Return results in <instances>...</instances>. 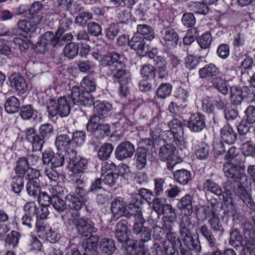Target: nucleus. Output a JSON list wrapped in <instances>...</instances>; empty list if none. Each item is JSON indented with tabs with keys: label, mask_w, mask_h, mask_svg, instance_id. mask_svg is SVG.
<instances>
[{
	"label": "nucleus",
	"mask_w": 255,
	"mask_h": 255,
	"mask_svg": "<svg viewBox=\"0 0 255 255\" xmlns=\"http://www.w3.org/2000/svg\"><path fill=\"white\" fill-rule=\"evenodd\" d=\"M244 120L248 124L255 123V106H249L244 112Z\"/></svg>",
	"instance_id": "58"
},
{
	"label": "nucleus",
	"mask_w": 255,
	"mask_h": 255,
	"mask_svg": "<svg viewBox=\"0 0 255 255\" xmlns=\"http://www.w3.org/2000/svg\"><path fill=\"white\" fill-rule=\"evenodd\" d=\"M99 246L101 252L107 255H112L116 249L114 241L109 238L102 239Z\"/></svg>",
	"instance_id": "31"
},
{
	"label": "nucleus",
	"mask_w": 255,
	"mask_h": 255,
	"mask_svg": "<svg viewBox=\"0 0 255 255\" xmlns=\"http://www.w3.org/2000/svg\"><path fill=\"white\" fill-rule=\"evenodd\" d=\"M55 145L58 150H64L66 152L67 158H73L76 154L77 151L72 147L71 139L65 134H61L56 137Z\"/></svg>",
	"instance_id": "9"
},
{
	"label": "nucleus",
	"mask_w": 255,
	"mask_h": 255,
	"mask_svg": "<svg viewBox=\"0 0 255 255\" xmlns=\"http://www.w3.org/2000/svg\"><path fill=\"white\" fill-rule=\"evenodd\" d=\"M64 155L62 153H54L50 149L45 150L42 154V161L44 164H51V167L56 168L62 166Z\"/></svg>",
	"instance_id": "11"
},
{
	"label": "nucleus",
	"mask_w": 255,
	"mask_h": 255,
	"mask_svg": "<svg viewBox=\"0 0 255 255\" xmlns=\"http://www.w3.org/2000/svg\"><path fill=\"white\" fill-rule=\"evenodd\" d=\"M115 237L121 243L127 242V222L126 221H121L117 223L115 230Z\"/></svg>",
	"instance_id": "26"
},
{
	"label": "nucleus",
	"mask_w": 255,
	"mask_h": 255,
	"mask_svg": "<svg viewBox=\"0 0 255 255\" xmlns=\"http://www.w3.org/2000/svg\"><path fill=\"white\" fill-rule=\"evenodd\" d=\"M212 39L211 33L207 32L198 39L197 42L201 48L207 49L210 47Z\"/></svg>",
	"instance_id": "53"
},
{
	"label": "nucleus",
	"mask_w": 255,
	"mask_h": 255,
	"mask_svg": "<svg viewBox=\"0 0 255 255\" xmlns=\"http://www.w3.org/2000/svg\"><path fill=\"white\" fill-rule=\"evenodd\" d=\"M174 179L181 185H186L192 179L190 172L186 169L177 170L174 172Z\"/></svg>",
	"instance_id": "28"
},
{
	"label": "nucleus",
	"mask_w": 255,
	"mask_h": 255,
	"mask_svg": "<svg viewBox=\"0 0 255 255\" xmlns=\"http://www.w3.org/2000/svg\"><path fill=\"white\" fill-rule=\"evenodd\" d=\"M112 109V105L108 102L103 101L95 106V115L104 117V121L107 113Z\"/></svg>",
	"instance_id": "37"
},
{
	"label": "nucleus",
	"mask_w": 255,
	"mask_h": 255,
	"mask_svg": "<svg viewBox=\"0 0 255 255\" xmlns=\"http://www.w3.org/2000/svg\"><path fill=\"white\" fill-rule=\"evenodd\" d=\"M104 117L97 115H93L90 118L87 124V129L89 132H97L99 125L101 122H104Z\"/></svg>",
	"instance_id": "39"
},
{
	"label": "nucleus",
	"mask_w": 255,
	"mask_h": 255,
	"mask_svg": "<svg viewBox=\"0 0 255 255\" xmlns=\"http://www.w3.org/2000/svg\"><path fill=\"white\" fill-rule=\"evenodd\" d=\"M135 164L139 169L143 168L147 163V153L145 148H139L136 152L135 157Z\"/></svg>",
	"instance_id": "38"
},
{
	"label": "nucleus",
	"mask_w": 255,
	"mask_h": 255,
	"mask_svg": "<svg viewBox=\"0 0 255 255\" xmlns=\"http://www.w3.org/2000/svg\"><path fill=\"white\" fill-rule=\"evenodd\" d=\"M68 97L70 98V101L73 106L75 105H79L85 107H91L95 105L93 96L87 94L86 95L83 89L81 90L78 86L72 87L71 95Z\"/></svg>",
	"instance_id": "6"
},
{
	"label": "nucleus",
	"mask_w": 255,
	"mask_h": 255,
	"mask_svg": "<svg viewBox=\"0 0 255 255\" xmlns=\"http://www.w3.org/2000/svg\"><path fill=\"white\" fill-rule=\"evenodd\" d=\"M145 220L142 216L138 214L136 219H134V223L133 226L132 231L137 237L141 241L145 242L150 240L151 234L147 227H144L143 224Z\"/></svg>",
	"instance_id": "10"
},
{
	"label": "nucleus",
	"mask_w": 255,
	"mask_h": 255,
	"mask_svg": "<svg viewBox=\"0 0 255 255\" xmlns=\"http://www.w3.org/2000/svg\"><path fill=\"white\" fill-rule=\"evenodd\" d=\"M123 56L117 52H112L107 55H104L101 58L100 63L103 66H109L111 71V67L115 66L116 63H122Z\"/></svg>",
	"instance_id": "18"
},
{
	"label": "nucleus",
	"mask_w": 255,
	"mask_h": 255,
	"mask_svg": "<svg viewBox=\"0 0 255 255\" xmlns=\"http://www.w3.org/2000/svg\"><path fill=\"white\" fill-rule=\"evenodd\" d=\"M240 184L236 191V195L245 203L250 209L255 211V203L253 200L251 193L248 191L247 187L251 184L250 180L248 178L245 172L239 178Z\"/></svg>",
	"instance_id": "3"
},
{
	"label": "nucleus",
	"mask_w": 255,
	"mask_h": 255,
	"mask_svg": "<svg viewBox=\"0 0 255 255\" xmlns=\"http://www.w3.org/2000/svg\"><path fill=\"white\" fill-rule=\"evenodd\" d=\"M39 133L44 139H48L53 133V127L50 124H43L39 127Z\"/></svg>",
	"instance_id": "59"
},
{
	"label": "nucleus",
	"mask_w": 255,
	"mask_h": 255,
	"mask_svg": "<svg viewBox=\"0 0 255 255\" xmlns=\"http://www.w3.org/2000/svg\"><path fill=\"white\" fill-rule=\"evenodd\" d=\"M92 18V14L88 11H83L79 13L75 19V23L77 25L84 27L87 21Z\"/></svg>",
	"instance_id": "50"
},
{
	"label": "nucleus",
	"mask_w": 255,
	"mask_h": 255,
	"mask_svg": "<svg viewBox=\"0 0 255 255\" xmlns=\"http://www.w3.org/2000/svg\"><path fill=\"white\" fill-rule=\"evenodd\" d=\"M203 187L204 189L207 190L217 196H220L223 193L222 190L219 185L209 179L206 180L204 182Z\"/></svg>",
	"instance_id": "44"
},
{
	"label": "nucleus",
	"mask_w": 255,
	"mask_h": 255,
	"mask_svg": "<svg viewBox=\"0 0 255 255\" xmlns=\"http://www.w3.org/2000/svg\"><path fill=\"white\" fill-rule=\"evenodd\" d=\"M46 104L47 111L51 117H55L58 114L61 117H67L73 106L68 96L61 97L57 100L49 99Z\"/></svg>",
	"instance_id": "2"
},
{
	"label": "nucleus",
	"mask_w": 255,
	"mask_h": 255,
	"mask_svg": "<svg viewBox=\"0 0 255 255\" xmlns=\"http://www.w3.org/2000/svg\"><path fill=\"white\" fill-rule=\"evenodd\" d=\"M140 73L143 78L152 79L155 76V69L150 64H145L141 67Z\"/></svg>",
	"instance_id": "49"
},
{
	"label": "nucleus",
	"mask_w": 255,
	"mask_h": 255,
	"mask_svg": "<svg viewBox=\"0 0 255 255\" xmlns=\"http://www.w3.org/2000/svg\"><path fill=\"white\" fill-rule=\"evenodd\" d=\"M20 235L19 233L12 231L6 238V245L9 249L15 248L18 244Z\"/></svg>",
	"instance_id": "56"
},
{
	"label": "nucleus",
	"mask_w": 255,
	"mask_h": 255,
	"mask_svg": "<svg viewBox=\"0 0 255 255\" xmlns=\"http://www.w3.org/2000/svg\"><path fill=\"white\" fill-rule=\"evenodd\" d=\"M128 46L134 50L140 56H146L148 51V45H145L144 38L138 35H133L130 39L128 40Z\"/></svg>",
	"instance_id": "13"
},
{
	"label": "nucleus",
	"mask_w": 255,
	"mask_h": 255,
	"mask_svg": "<svg viewBox=\"0 0 255 255\" xmlns=\"http://www.w3.org/2000/svg\"><path fill=\"white\" fill-rule=\"evenodd\" d=\"M163 38L169 48H172L176 46L179 37L177 33L171 28H167L162 30Z\"/></svg>",
	"instance_id": "20"
},
{
	"label": "nucleus",
	"mask_w": 255,
	"mask_h": 255,
	"mask_svg": "<svg viewBox=\"0 0 255 255\" xmlns=\"http://www.w3.org/2000/svg\"><path fill=\"white\" fill-rule=\"evenodd\" d=\"M213 87L224 96L229 93L227 81L220 77H217L212 81Z\"/></svg>",
	"instance_id": "36"
},
{
	"label": "nucleus",
	"mask_w": 255,
	"mask_h": 255,
	"mask_svg": "<svg viewBox=\"0 0 255 255\" xmlns=\"http://www.w3.org/2000/svg\"><path fill=\"white\" fill-rule=\"evenodd\" d=\"M79 49V46L78 43L70 42L64 46L63 53L65 57L72 59L78 55Z\"/></svg>",
	"instance_id": "34"
},
{
	"label": "nucleus",
	"mask_w": 255,
	"mask_h": 255,
	"mask_svg": "<svg viewBox=\"0 0 255 255\" xmlns=\"http://www.w3.org/2000/svg\"><path fill=\"white\" fill-rule=\"evenodd\" d=\"M221 137L228 144H231L236 140L237 134L230 126L226 125L221 129Z\"/></svg>",
	"instance_id": "29"
},
{
	"label": "nucleus",
	"mask_w": 255,
	"mask_h": 255,
	"mask_svg": "<svg viewBox=\"0 0 255 255\" xmlns=\"http://www.w3.org/2000/svg\"><path fill=\"white\" fill-rule=\"evenodd\" d=\"M209 224L214 232H223L224 230L223 222L214 213L212 218L209 220Z\"/></svg>",
	"instance_id": "52"
},
{
	"label": "nucleus",
	"mask_w": 255,
	"mask_h": 255,
	"mask_svg": "<svg viewBox=\"0 0 255 255\" xmlns=\"http://www.w3.org/2000/svg\"><path fill=\"white\" fill-rule=\"evenodd\" d=\"M190 7L191 10L199 14H206L209 11L208 6L204 1L193 2L191 4Z\"/></svg>",
	"instance_id": "57"
},
{
	"label": "nucleus",
	"mask_w": 255,
	"mask_h": 255,
	"mask_svg": "<svg viewBox=\"0 0 255 255\" xmlns=\"http://www.w3.org/2000/svg\"><path fill=\"white\" fill-rule=\"evenodd\" d=\"M195 154L200 159L207 158L209 154V146L205 142H201L195 147Z\"/></svg>",
	"instance_id": "42"
},
{
	"label": "nucleus",
	"mask_w": 255,
	"mask_h": 255,
	"mask_svg": "<svg viewBox=\"0 0 255 255\" xmlns=\"http://www.w3.org/2000/svg\"><path fill=\"white\" fill-rule=\"evenodd\" d=\"M169 130L164 131L162 134H167V136L172 138V136H176V135L181 133L183 134V128L181 122L177 119H174L168 123ZM164 135L162 134V136Z\"/></svg>",
	"instance_id": "21"
},
{
	"label": "nucleus",
	"mask_w": 255,
	"mask_h": 255,
	"mask_svg": "<svg viewBox=\"0 0 255 255\" xmlns=\"http://www.w3.org/2000/svg\"><path fill=\"white\" fill-rule=\"evenodd\" d=\"M161 126L158 119L155 118L149 123L150 136L153 139H156L160 136L162 132Z\"/></svg>",
	"instance_id": "41"
},
{
	"label": "nucleus",
	"mask_w": 255,
	"mask_h": 255,
	"mask_svg": "<svg viewBox=\"0 0 255 255\" xmlns=\"http://www.w3.org/2000/svg\"><path fill=\"white\" fill-rule=\"evenodd\" d=\"M206 127L205 117L198 113L192 114L188 121V127L192 132H199Z\"/></svg>",
	"instance_id": "15"
},
{
	"label": "nucleus",
	"mask_w": 255,
	"mask_h": 255,
	"mask_svg": "<svg viewBox=\"0 0 255 255\" xmlns=\"http://www.w3.org/2000/svg\"><path fill=\"white\" fill-rule=\"evenodd\" d=\"M172 91V86L169 83H162L157 90V96L161 99H165L169 96Z\"/></svg>",
	"instance_id": "54"
},
{
	"label": "nucleus",
	"mask_w": 255,
	"mask_h": 255,
	"mask_svg": "<svg viewBox=\"0 0 255 255\" xmlns=\"http://www.w3.org/2000/svg\"><path fill=\"white\" fill-rule=\"evenodd\" d=\"M223 170L225 176L235 181L239 180V177L245 171V168L243 166L226 163L224 164Z\"/></svg>",
	"instance_id": "17"
},
{
	"label": "nucleus",
	"mask_w": 255,
	"mask_h": 255,
	"mask_svg": "<svg viewBox=\"0 0 255 255\" xmlns=\"http://www.w3.org/2000/svg\"><path fill=\"white\" fill-rule=\"evenodd\" d=\"M51 203L53 208L59 212L64 211L67 207V201L66 202L59 197L54 196L51 198Z\"/></svg>",
	"instance_id": "60"
},
{
	"label": "nucleus",
	"mask_w": 255,
	"mask_h": 255,
	"mask_svg": "<svg viewBox=\"0 0 255 255\" xmlns=\"http://www.w3.org/2000/svg\"><path fill=\"white\" fill-rule=\"evenodd\" d=\"M97 239L95 236L88 238L83 243V247L85 253L84 255H95L97 249Z\"/></svg>",
	"instance_id": "32"
},
{
	"label": "nucleus",
	"mask_w": 255,
	"mask_h": 255,
	"mask_svg": "<svg viewBox=\"0 0 255 255\" xmlns=\"http://www.w3.org/2000/svg\"><path fill=\"white\" fill-rule=\"evenodd\" d=\"M67 206L69 207V210L66 211V214L62 217L63 220L68 219L70 223L73 222V217H80L79 210L81 209L83 202L80 198L75 196L74 194H69L66 197Z\"/></svg>",
	"instance_id": "5"
},
{
	"label": "nucleus",
	"mask_w": 255,
	"mask_h": 255,
	"mask_svg": "<svg viewBox=\"0 0 255 255\" xmlns=\"http://www.w3.org/2000/svg\"><path fill=\"white\" fill-rule=\"evenodd\" d=\"M10 83L17 91L22 93L26 90L27 85L24 78L22 76H15L12 77L10 79Z\"/></svg>",
	"instance_id": "40"
},
{
	"label": "nucleus",
	"mask_w": 255,
	"mask_h": 255,
	"mask_svg": "<svg viewBox=\"0 0 255 255\" xmlns=\"http://www.w3.org/2000/svg\"><path fill=\"white\" fill-rule=\"evenodd\" d=\"M23 178L20 176H15L13 177L11 183L12 190L16 194H19L23 189Z\"/></svg>",
	"instance_id": "51"
},
{
	"label": "nucleus",
	"mask_w": 255,
	"mask_h": 255,
	"mask_svg": "<svg viewBox=\"0 0 255 255\" xmlns=\"http://www.w3.org/2000/svg\"><path fill=\"white\" fill-rule=\"evenodd\" d=\"M113 150V147L110 143H105L101 146L98 152V157L102 160L107 159Z\"/></svg>",
	"instance_id": "48"
},
{
	"label": "nucleus",
	"mask_w": 255,
	"mask_h": 255,
	"mask_svg": "<svg viewBox=\"0 0 255 255\" xmlns=\"http://www.w3.org/2000/svg\"><path fill=\"white\" fill-rule=\"evenodd\" d=\"M30 167L23 157L19 158L16 162L14 171L16 174L22 176Z\"/></svg>",
	"instance_id": "47"
},
{
	"label": "nucleus",
	"mask_w": 255,
	"mask_h": 255,
	"mask_svg": "<svg viewBox=\"0 0 255 255\" xmlns=\"http://www.w3.org/2000/svg\"><path fill=\"white\" fill-rule=\"evenodd\" d=\"M73 222L72 223L68 219H65L63 221L69 225L74 226L80 235L84 237H88L92 232H95L94 224L91 221L80 217H73Z\"/></svg>",
	"instance_id": "7"
},
{
	"label": "nucleus",
	"mask_w": 255,
	"mask_h": 255,
	"mask_svg": "<svg viewBox=\"0 0 255 255\" xmlns=\"http://www.w3.org/2000/svg\"><path fill=\"white\" fill-rule=\"evenodd\" d=\"M35 112L36 111L31 105H27L22 107L20 111V115L23 119L29 120L34 116Z\"/></svg>",
	"instance_id": "62"
},
{
	"label": "nucleus",
	"mask_w": 255,
	"mask_h": 255,
	"mask_svg": "<svg viewBox=\"0 0 255 255\" xmlns=\"http://www.w3.org/2000/svg\"><path fill=\"white\" fill-rule=\"evenodd\" d=\"M80 85L83 90L87 94L95 92L97 86L96 79L91 75L84 76L80 82Z\"/></svg>",
	"instance_id": "23"
},
{
	"label": "nucleus",
	"mask_w": 255,
	"mask_h": 255,
	"mask_svg": "<svg viewBox=\"0 0 255 255\" xmlns=\"http://www.w3.org/2000/svg\"><path fill=\"white\" fill-rule=\"evenodd\" d=\"M135 151L134 145L129 141H125L120 143L115 151L116 157L122 160L127 158L131 157Z\"/></svg>",
	"instance_id": "16"
},
{
	"label": "nucleus",
	"mask_w": 255,
	"mask_h": 255,
	"mask_svg": "<svg viewBox=\"0 0 255 255\" xmlns=\"http://www.w3.org/2000/svg\"><path fill=\"white\" fill-rule=\"evenodd\" d=\"M40 175V172L39 170L30 167L22 177L23 178L29 180V181H37Z\"/></svg>",
	"instance_id": "61"
},
{
	"label": "nucleus",
	"mask_w": 255,
	"mask_h": 255,
	"mask_svg": "<svg viewBox=\"0 0 255 255\" xmlns=\"http://www.w3.org/2000/svg\"><path fill=\"white\" fill-rule=\"evenodd\" d=\"M194 225L192 223L191 218L186 215L182 217L180 223V235L183 244L189 250L195 251L199 255L202 251V247L199 240L195 239L191 234Z\"/></svg>",
	"instance_id": "1"
},
{
	"label": "nucleus",
	"mask_w": 255,
	"mask_h": 255,
	"mask_svg": "<svg viewBox=\"0 0 255 255\" xmlns=\"http://www.w3.org/2000/svg\"><path fill=\"white\" fill-rule=\"evenodd\" d=\"M4 107L6 113L14 114L19 111L20 104L17 98L14 96H11L6 99Z\"/></svg>",
	"instance_id": "30"
},
{
	"label": "nucleus",
	"mask_w": 255,
	"mask_h": 255,
	"mask_svg": "<svg viewBox=\"0 0 255 255\" xmlns=\"http://www.w3.org/2000/svg\"><path fill=\"white\" fill-rule=\"evenodd\" d=\"M230 244L232 246L241 245L242 242V236L237 229L233 230L230 233Z\"/></svg>",
	"instance_id": "64"
},
{
	"label": "nucleus",
	"mask_w": 255,
	"mask_h": 255,
	"mask_svg": "<svg viewBox=\"0 0 255 255\" xmlns=\"http://www.w3.org/2000/svg\"><path fill=\"white\" fill-rule=\"evenodd\" d=\"M86 137L85 132L84 131H76L73 133L71 143L72 147L81 146L85 142Z\"/></svg>",
	"instance_id": "43"
},
{
	"label": "nucleus",
	"mask_w": 255,
	"mask_h": 255,
	"mask_svg": "<svg viewBox=\"0 0 255 255\" xmlns=\"http://www.w3.org/2000/svg\"><path fill=\"white\" fill-rule=\"evenodd\" d=\"M175 146L171 144H166L160 147L159 157L163 161H167V167L172 170L178 163L181 162V158L175 155Z\"/></svg>",
	"instance_id": "4"
},
{
	"label": "nucleus",
	"mask_w": 255,
	"mask_h": 255,
	"mask_svg": "<svg viewBox=\"0 0 255 255\" xmlns=\"http://www.w3.org/2000/svg\"><path fill=\"white\" fill-rule=\"evenodd\" d=\"M193 198L190 195L186 194L181 198L177 204L179 209L184 211L185 213L191 214L193 210Z\"/></svg>",
	"instance_id": "27"
},
{
	"label": "nucleus",
	"mask_w": 255,
	"mask_h": 255,
	"mask_svg": "<svg viewBox=\"0 0 255 255\" xmlns=\"http://www.w3.org/2000/svg\"><path fill=\"white\" fill-rule=\"evenodd\" d=\"M118 178V174L109 173L104 176V178L102 179L103 182L105 185L112 187L115 185Z\"/></svg>",
	"instance_id": "63"
},
{
	"label": "nucleus",
	"mask_w": 255,
	"mask_h": 255,
	"mask_svg": "<svg viewBox=\"0 0 255 255\" xmlns=\"http://www.w3.org/2000/svg\"><path fill=\"white\" fill-rule=\"evenodd\" d=\"M125 204L123 199L119 197L115 199L111 203V211L115 217L119 218L125 214Z\"/></svg>",
	"instance_id": "33"
},
{
	"label": "nucleus",
	"mask_w": 255,
	"mask_h": 255,
	"mask_svg": "<svg viewBox=\"0 0 255 255\" xmlns=\"http://www.w3.org/2000/svg\"><path fill=\"white\" fill-rule=\"evenodd\" d=\"M137 33L142 35L143 38L152 40L155 37V33L152 27L147 24H138L136 27Z\"/></svg>",
	"instance_id": "35"
},
{
	"label": "nucleus",
	"mask_w": 255,
	"mask_h": 255,
	"mask_svg": "<svg viewBox=\"0 0 255 255\" xmlns=\"http://www.w3.org/2000/svg\"><path fill=\"white\" fill-rule=\"evenodd\" d=\"M77 66L79 71L82 73L92 72L95 68L94 62L89 60L80 61L78 62Z\"/></svg>",
	"instance_id": "55"
},
{
	"label": "nucleus",
	"mask_w": 255,
	"mask_h": 255,
	"mask_svg": "<svg viewBox=\"0 0 255 255\" xmlns=\"http://www.w3.org/2000/svg\"><path fill=\"white\" fill-rule=\"evenodd\" d=\"M181 244L180 239L176 233H168L163 243L166 255H174L176 247L181 245Z\"/></svg>",
	"instance_id": "14"
},
{
	"label": "nucleus",
	"mask_w": 255,
	"mask_h": 255,
	"mask_svg": "<svg viewBox=\"0 0 255 255\" xmlns=\"http://www.w3.org/2000/svg\"><path fill=\"white\" fill-rule=\"evenodd\" d=\"M124 212H125V214L123 215V216H126L127 218L133 216L134 219H136L138 214L142 216L141 208H138L135 206L134 204L130 203L127 206L125 205Z\"/></svg>",
	"instance_id": "46"
},
{
	"label": "nucleus",
	"mask_w": 255,
	"mask_h": 255,
	"mask_svg": "<svg viewBox=\"0 0 255 255\" xmlns=\"http://www.w3.org/2000/svg\"><path fill=\"white\" fill-rule=\"evenodd\" d=\"M218 73V68L213 64L206 65L199 69L198 74L199 77L203 79L209 80L216 76Z\"/></svg>",
	"instance_id": "24"
},
{
	"label": "nucleus",
	"mask_w": 255,
	"mask_h": 255,
	"mask_svg": "<svg viewBox=\"0 0 255 255\" xmlns=\"http://www.w3.org/2000/svg\"><path fill=\"white\" fill-rule=\"evenodd\" d=\"M68 159L69 163L72 165V168L73 172H82L87 168V160L77 156V154L73 158Z\"/></svg>",
	"instance_id": "25"
},
{
	"label": "nucleus",
	"mask_w": 255,
	"mask_h": 255,
	"mask_svg": "<svg viewBox=\"0 0 255 255\" xmlns=\"http://www.w3.org/2000/svg\"><path fill=\"white\" fill-rule=\"evenodd\" d=\"M54 37L53 33L51 31H47L39 39L37 45L36 50L39 53H45L51 45V41Z\"/></svg>",
	"instance_id": "19"
},
{
	"label": "nucleus",
	"mask_w": 255,
	"mask_h": 255,
	"mask_svg": "<svg viewBox=\"0 0 255 255\" xmlns=\"http://www.w3.org/2000/svg\"><path fill=\"white\" fill-rule=\"evenodd\" d=\"M25 136L26 141L31 143L33 150H41L45 142L44 139L33 128H27L25 129Z\"/></svg>",
	"instance_id": "12"
},
{
	"label": "nucleus",
	"mask_w": 255,
	"mask_h": 255,
	"mask_svg": "<svg viewBox=\"0 0 255 255\" xmlns=\"http://www.w3.org/2000/svg\"><path fill=\"white\" fill-rule=\"evenodd\" d=\"M40 184L36 180L28 181L26 185V189L28 194L32 197L37 196L40 191Z\"/></svg>",
	"instance_id": "45"
},
{
	"label": "nucleus",
	"mask_w": 255,
	"mask_h": 255,
	"mask_svg": "<svg viewBox=\"0 0 255 255\" xmlns=\"http://www.w3.org/2000/svg\"><path fill=\"white\" fill-rule=\"evenodd\" d=\"M59 27L57 31L59 34H63L64 32L70 28L73 23L72 17L65 12L61 13L57 19Z\"/></svg>",
	"instance_id": "22"
},
{
	"label": "nucleus",
	"mask_w": 255,
	"mask_h": 255,
	"mask_svg": "<svg viewBox=\"0 0 255 255\" xmlns=\"http://www.w3.org/2000/svg\"><path fill=\"white\" fill-rule=\"evenodd\" d=\"M115 66L111 67V72L114 81L121 85H126L131 81L129 71L126 70L123 63H116Z\"/></svg>",
	"instance_id": "8"
}]
</instances>
